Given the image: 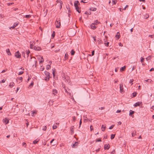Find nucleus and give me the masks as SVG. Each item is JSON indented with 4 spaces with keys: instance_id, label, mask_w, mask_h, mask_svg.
Here are the masks:
<instances>
[{
    "instance_id": "20e7f679",
    "label": "nucleus",
    "mask_w": 154,
    "mask_h": 154,
    "mask_svg": "<svg viewBox=\"0 0 154 154\" xmlns=\"http://www.w3.org/2000/svg\"><path fill=\"white\" fill-rule=\"evenodd\" d=\"M120 92L121 93H122L124 92L123 88V84H120Z\"/></svg>"
},
{
    "instance_id": "e433bc0d",
    "label": "nucleus",
    "mask_w": 154,
    "mask_h": 154,
    "mask_svg": "<svg viewBox=\"0 0 154 154\" xmlns=\"http://www.w3.org/2000/svg\"><path fill=\"white\" fill-rule=\"evenodd\" d=\"M144 59L142 57L141 58L140 61L141 63H143L144 62Z\"/></svg>"
},
{
    "instance_id": "1a4fd4ad",
    "label": "nucleus",
    "mask_w": 154,
    "mask_h": 154,
    "mask_svg": "<svg viewBox=\"0 0 154 154\" xmlns=\"http://www.w3.org/2000/svg\"><path fill=\"white\" fill-rule=\"evenodd\" d=\"M75 9H76V11L79 13H80L81 12V8L77 6L75 7Z\"/></svg>"
},
{
    "instance_id": "6e6552de",
    "label": "nucleus",
    "mask_w": 154,
    "mask_h": 154,
    "mask_svg": "<svg viewBox=\"0 0 154 154\" xmlns=\"http://www.w3.org/2000/svg\"><path fill=\"white\" fill-rule=\"evenodd\" d=\"M74 4L75 7H77V6H78L80 5V4L78 1H75L74 2Z\"/></svg>"
},
{
    "instance_id": "7ed1b4c3",
    "label": "nucleus",
    "mask_w": 154,
    "mask_h": 154,
    "mask_svg": "<svg viewBox=\"0 0 154 154\" xmlns=\"http://www.w3.org/2000/svg\"><path fill=\"white\" fill-rule=\"evenodd\" d=\"M15 56L17 58H20L21 57V54L18 51L15 53Z\"/></svg>"
},
{
    "instance_id": "dca6fc26",
    "label": "nucleus",
    "mask_w": 154,
    "mask_h": 154,
    "mask_svg": "<svg viewBox=\"0 0 154 154\" xmlns=\"http://www.w3.org/2000/svg\"><path fill=\"white\" fill-rule=\"evenodd\" d=\"M134 113V112L132 110H130L129 111V116H131Z\"/></svg>"
},
{
    "instance_id": "bb28decb",
    "label": "nucleus",
    "mask_w": 154,
    "mask_h": 154,
    "mask_svg": "<svg viewBox=\"0 0 154 154\" xmlns=\"http://www.w3.org/2000/svg\"><path fill=\"white\" fill-rule=\"evenodd\" d=\"M97 42L98 44H100L102 43V41L101 40H100V39H99L97 40Z\"/></svg>"
},
{
    "instance_id": "4be33fe9",
    "label": "nucleus",
    "mask_w": 154,
    "mask_h": 154,
    "mask_svg": "<svg viewBox=\"0 0 154 154\" xmlns=\"http://www.w3.org/2000/svg\"><path fill=\"white\" fill-rule=\"evenodd\" d=\"M104 44L106 46H108L109 44V42H107V41H105Z\"/></svg>"
},
{
    "instance_id": "5701e85b",
    "label": "nucleus",
    "mask_w": 154,
    "mask_h": 154,
    "mask_svg": "<svg viewBox=\"0 0 154 154\" xmlns=\"http://www.w3.org/2000/svg\"><path fill=\"white\" fill-rule=\"evenodd\" d=\"M136 131L135 130L133 131L132 133V137H134V136L136 135Z\"/></svg>"
},
{
    "instance_id": "8fccbe9b",
    "label": "nucleus",
    "mask_w": 154,
    "mask_h": 154,
    "mask_svg": "<svg viewBox=\"0 0 154 154\" xmlns=\"http://www.w3.org/2000/svg\"><path fill=\"white\" fill-rule=\"evenodd\" d=\"M75 116H73L72 117V120H73V121L74 122H75Z\"/></svg>"
},
{
    "instance_id": "ddd939ff",
    "label": "nucleus",
    "mask_w": 154,
    "mask_h": 154,
    "mask_svg": "<svg viewBox=\"0 0 154 154\" xmlns=\"http://www.w3.org/2000/svg\"><path fill=\"white\" fill-rule=\"evenodd\" d=\"M19 24V23H14V25L12 27H11L10 28H12V29H14L15 27H16L17 25Z\"/></svg>"
},
{
    "instance_id": "aec40b11",
    "label": "nucleus",
    "mask_w": 154,
    "mask_h": 154,
    "mask_svg": "<svg viewBox=\"0 0 154 154\" xmlns=\"http://www.w3.org/2000/svg\"><path fill=\"white\" fill-rule=\"evenodd\" d=\"M93 23L95 25H97L98 24L100 23V22L98 21L97 20H96L94 21V23Z\"/></svg>"
},
{
    "instance_id": "5fc2aeb1",
    "label": "nucleus",
    "mask_w": 154,
    "mask_h": 154,
    "mask_svg": "<svg viewBox=\"0 0 154 154\" xmlns=\"http://www.w3.org/2000/svg\"><path fill=\"white\" fill-rule=\"evenodd\" d=\"M92 38H93L94 41L96 42V37L95 36H93Z\"/></svg>"
},
{
    "instance_id": "0e129e2a",
    "label": "nucleus",
    "mask_w": 154,
    "mask_h": 154,
    "mask_svg": "<svg viewBox=\"0 0 154 154\" xmlns=\"http://www.w3.org/2000/svg\"><path fill=\"white\" fill-rule=\"evenodd\" d=\"M7 70V69L6 70H4L2 71V72H1V73H4L6 72V71Z\"/></svg>"
},
{
    "instance_id": "4d7b16f0",
    "label": "nucleus",
    "mask_w": 154,
    "mask_h": 154,
    "mask_svg": "<svg viewBox=\"0 0 154 154\" xmlns=\"http://www.w3.org/2000/svg\"><path fill=\"white\" fill-rule=\"evenodd\" d=\"M22 56L24 57H25V53L24 52H22Z\"/></svg>"
},
{
    "instance_id": "79ce46f5",
    "label": "nucleus",
    "mask_w": 154,
    "mask_h": 154,
    "mask_svg": "<svg viewBox=\"0 0 154 154\" xmlns=\"http://www.w3.org/2000/svg\"><path fill=\"white\" fill-rule=\"evenodd\" d=\"M82 119H81L80 120V122H79V128H80L81 126V125L82 124Z\"/></svg>"
},
{
    "instance_id": "9d476101",
    "label": "nucleus",
    "mask_w": 154,
    "mask_h": 154,
    "mask_svg": "<svg viewBox=\"0 0 154 154\" xmlns=\"http://www.w3.org/2000/svg\"><path fill=\"white\" fill-rule=\"evenodd\" d=\"M3 122L4 123H5V124H7L9 122V120L7 118H5L3 119Z\"/></svg>"
},
{
    "instance_id": "f8f14e48",
    "label": "nucleus",
    "mask_w": 154,
    "mask_h": 154,
    "mask_svg": "<svg viewBox=\"0 0 154 154\" xmlns=\"http://www.w3.org/2000/svg\"><path fill=\"white\" fill-rule=\"evenodd\" d=\"M58 93L57 91L55 89H53L52 90V94L56 95Z\"/></svg>"
},
{
    "instance_id": "bf43d9fd",
    "label": "nucleus",
    "mask_w": 154,
    "mask_h": 154,
    "mask_svg": "<svg viewBox=\"0 0 154 154\" xmlns=\"http://www.w3.org/2000/svg\"><path fill=\"white\" fill-rule=\"evenodd\" d=\"M14 4V3H8V4H7V5H12L13 4Z\"/></svg>"
},
{
    "instance_id": "c03bdc74",
    "label": "nucleus",
    "mask_w": 154,
    "mask_h": 154,
    "mask_svg": "<svg viewBox=\"0 0 154 154\" xmlns=\"http://www.w3.org/2000/svg\"><path fill=\"white\" fill-rule=\"evenodd\" d=\"M24 72L23 71H20L19 72L18 74L19 75H21Z\"/></svg>"
},
{
    "instance_id": "864d4df0",
    "label": "nucleus",
    "mask_w": 154,
    "mask_h": 154,
    "mask_svg": "<svg viewBox=\"0 0 154 154\" xmlns=\"http://www.w3.org/2000/svg\"><path fill=\"white\" fill-rule=\"evenodd\" d=\"M84 118H85L84 119V122H85L87 120V117L85 116Z\"/></svg>"
},
{
    "instance_id": "680f3d73",
    "label": "nucleus",
    "mask_w": 154,
    "mask_h": 154,
    "mask_svg": "<svg viewBox=\"0 0 154 154\" xmlns=\"http://www.w3.org/2000/svg\"><path fill=\"white\" fill-rule=\"evenodd\" d=\"M133 81V79H130V81H129V83H132V82Z\"/></svg>"
},
{
    "instance_id": "2eb2a0df",
    "label": "nucleus",
    "mask_w": 154,
    "mask_h": 154,
    "mask_svg": "<svg viewBox=\"0 0 154 154\" xmlns=\"http://www.w3.org/2000/svg\"><path fill=\"white\" fill-rule=\"evenodd\" d=\"M142 102H138L136 103L134 105V106L135 107L137 106H139L140 103H141Z\"/></svg>"
},
{
    "instance_id": "b1692460",
    "label": "nucleus",
    "mask_w": 154,
    "mask_h": 154,
    "mask_svg": "<svg viewBox=\"0 0 154 154\" xmlns=\"http://www.w3.org/2000/svg\"><path fill=\"white\" fill-rule=\"evenodd\" d=\"M68 55L67 53H66L65 55V58L66 60H67L68 59Z\"/></svg>"
},
{
    "instance_id": "49530a36",
    "label": "nucleus",
    "mask_w": 154,
    "mask_h": 154,
    "mask_svg": "<svg viewBox=\"0 0 154 154\" xmlns=\"http://www.w3.org/2000/svg\"><path fill=\"white\" fill-rule=\"evenodd\" d=\"M114 125H111V126L109 127V129H112L114 127Z\"/></svg>"
},
{
    "instance_id": "473e14b6",
    "label": "nucleus",
    "mask_w": 154,
    "mask_h": 154,
    "mask_svg": "<svg viewBox=\"0 0 154 154\" xmlns=\"http://www.w3.org/2000/svg\"><path fill=\"white\" fill-rule=\"evenodd\" d=\"M31 17V16L30 15H26L25 17L27 18H29Z\"/></svg>"
},
{
    "instance_id": "ea45409f",
    "label": "nucleus",
    "mask_w": 154,
    "mask_h": 154,
    "mask_svg": "<svg viewBox=\"0 0 154 154\" xmlns=\"http://www.w3.org/2000/svg\"><path fill=\"white\" fill-rule=\"evenodd\" d=\"M38 140H34L33 142V144H36L37 143V142H38Z\"/></svg>"
},
{
    "instance_id": "69168bd1",
    "label": "nucleus",
    "mask_w": 154,
    "mask_h": 154,
    "mask_svg": "<svg viewBox=\"0 0 154 154\" xmlns=\"http://www.w3.org/2000/svg\"><path fill=\"white\" fill-rule=\"evenodd\" d=\"M90 130H91V131H92V130L93 129V128H92V125H91V126H90Z\"/></svg>"
},
{
    "instance_id": "c756f323",
    "label": "nucleus",
    "mask_w": 154,
    "mask_h": 154,
    "mask_svg": "<svg viewBox=\"0 0 154 154\" xmlns=\"http://www.w3.org/2000/svg\"><path fill=\"white\" fill-rule=\"evenodd\" d=\"M75 51L73 50H72L71 51V54L72 55H73L75 54Z\"/></svg>"
},
{
    "instance_id": "393cba45",
    "label": "nucleus",
    "mask_w": 154,
    "mask_h": 154,
    "mask_svg": "<svg viewBox=\"0 0 154 154\" xmlns=\"http://www.w3.org/2000/svg\"><path fill=\"white\" fill-rule=\"evenodd\" d=\"M125 68L126 66H124L120 68V70L121 71H124V70H125Z\"/></svg>"
},
{
    "instance_id": "a211bd4d",
    "label": "nucleus",
    "mask_w": 154,
    "mask_h": 154,
    "mask_svg": "<svg viewBox=\"0 0 154 154\" xmlns=\"http://www.w3.org/2000/svg\"><path fill=\"white\" fill-rule=\"evenodd\" d=\"M14 85V83L13 82H11L10 83V84L9 85V86L11 87V88Z\"/></svg>"
},
{
    "instance_id": "37998d69",
    "label": "nucleus",
    "mask_w": 154,
    "mask_h": 154,
    "mask_svg": "<svg viewBox=\"0 0 154 154\" xmlns=\"http://www.w3.org/2000/svg\"><path fill=\"white\" fill-rule=\"evenodd\" d=\"M57 128V126L56 125H54L53 126V129H56Z\"/></svg>"
},
{
    "instance_id": "f03ea898",
    "label": "nucleus",
    "mask_w": 154,
    "mask_h": 154,
    "mask_svg": "<svg viewBox=\"0 0 154 154\" xmlns=\"http://www.w3.org/2000/svg\"><path fill=\"white\" fill-rule=\"evenodd\" d=\"M55 23L56 28H60V20H56Z\"/></svg>"
},
{
    "instance_id": "f704fd0d",
    "label": "nucleus",
    "mask_w": 154,
    "mask_h": 154,
    "mask_svg": "<svg viewBox=\"0 0 154 154\" xmlns=\"http://www.w3.org/2000/svg\"><path fill=\"white\" fill-rule=\"evenodd\" d=\"M149 36L151 37V38H152L154 39V34H153L152 35H149Z\"/></svg>"
},
{
    "instance_id": "6e6d98bb",
    "label": "nucleus",
    "mask_w": 154,
    "mask_h": 154,
    "mask_svg": "<svg viewBox=\"0 0 154 154\" xmlns=\"http://www.w3.org/2000/svg\"><path fill=\"white\" fill-rule=\"evenodd\" d=\"M94 54V51H93L91 52V55L92 56H93Z\"/></svg>"
},
{
    "instance_id": "39448f33",
    "label": "nucleus",
    "mask_w": 154,
    "mask_h": 154,
    "mask_svg": "<svg viewBox=\"0 0 154 154\" xmlns=\"http://www.w3.org/2000/svg\"><path fill=\"white\" fill-rule=\"evenodd\" d=\"M110 147V145L109 144H106L104 145V149L105 150H108Z\"/></svg>"
},
{
    "instance_id": "9b49d317",
    "label": "nucleus",
    "mask_w": 154,
    "mask_h": 154,
    "mask_svg": "<svg viewBox=\"0 0 154 154\" xmlns=\"http://www.w3.org/2000/svg\"><path fill=\"white\" fill-rule=\"evenodd\" d=\"M33 49L35 51H39L41 50V48L40 47L38 46L36 47L35 46V47H34Z\"/></svg>"
},
{
    "instance_id": "423d86ee",
    "label": "nucleus",
    "mask_w": 154,
    "mask_h": 154,
    "mask_svg": "<svg viewBox=\"0 0 154 154\" xmlns=\"http://www.w3.org/2000/svg\"><path fill=\"white\" fill-rule=\"evenodd\" d=\"M95 25L94 23H92L90 26V27L93 29H95L97 28V26H96Z\"/></svg>"
},
{
    "instance_id": "a18cd8bd",
    "label": "nucleus",
    "mask_w": 154,
    "mask_h": 154,
    "mask_svg": "<svg viewBox=\"0 0 154 154\" xmlns=\"http://www.w3.org/2000/svg\"><path fill=\"white\" fill-rule=\"evenodd\" d=\"M47 127L46 126H44L42 129V130L44 131H46L47 129Z\"/></svg>"
},
{
    "instance_id": "09e8293b",
    "label": "nucleus",
    "mask_w": 154,
    "mask_h": 154,
    "mask_svg": "<svg viewBox=\"0 0 154 154\" xmlns=\"http://www.w3.org/2000/svg\"><path fill=\"white\" fill-rule=\"evenodd\" d=\"M22 145L24 147H26V144L25 143L23 142L22 143Z\"/></svg>"
},
{
    "instance_id": "338daca9",
    "label": "nucleus",
    "mask_w": 154,
    "mask_h": 154,
    "mask_svg": "<svg viewBox=\"0 0 154 154\" xmlns=\"http://www.w3.org/2000/svg\"><path fill=\"white\" fill-rule=\"evenodd\" d=\"M128 7V5H126V6L124 8V9H124V10H125L126 8L127 7Z\"/></svg>"
},
{
    "instance_id": "0eeeda50",
    "label": "nucleus",
    "mask_w": 154,
    "mask_h": 154,
    "mask_svg": "<svg viewBox=\"0 0 154 154\" xmlns=\"http://www.w3.org/2000/svg\"><path fill=\"white\" fill-rule=\"evenodd\" d=\"M57 2L58 4H59V5L60 6V9H61L62 8V5L63 4V2L61 0H57L56 1Z\"/></svg>"
},
{
    "instance_id": "6ab92c4d",
    "label": "nucleus",
    "mask_w": 154,
    "mask_h": 154,
    "mask_svg": "<svg viewBox=\"0 0 154 154\" xmlns=\"http://www.w3.org/2000/svg\"><path fill=\"white\" fill-rule=\"evenodd\" d=\"M34 85V82H32L29 85V88H32V87Z\"/></svg>"
},
{
    "instance_id": "de8ad7c7",
    "label": "nucleus",
    "mask_w": 154,
    "mask_h": 154,
    "mask_svg": "<svg viewBox=\"0 0 154 154\" xmlns=\"http://www.w3.org/2000/svg\"><path fill=\"white\" fill-rule=\"evenodd\" d=\"M30 53V51L29 50H28L27 51H26V53L28 55V56H29V54Z\"/></svg>"
},
{
    "instance_id": "052dcab7",
    "label": "nucleus",
    "mask_w": 154,
    "mask_h": 154,
    "mask_svg": "<svg viewBox=\"0 0 154 154\" xmlns=\"http://www.w3.org/2000/svg\"><path fill=\"white\" fill-rule=\"evenodd\" d=\"M34 62L35 63V67H36L37 66L36 64H37V61L35 60Z\"/></svg>"
},
{
    "instance_id": "e2e57ef3",
    "label": "nucleus",
    "mask_w": 154,
    "mask_h": 154,
    "mask_svg": "<svg viewBox=\"0 0 154 154\" xmlns=\"http://www.w3.org/2000/svg\"><path fill=\"white\" fill-rule=\"evenodd\" d=\"M101 140L100 139H97L96 140V142H100L101 141Z\"/></svg>"
},
{
    "instance_id": "774afa93",
    "label": "nucleus",
    "mask_w": 154,
    "mask_h": 154,
    "mask_svg": "<svg viewBox=\"0 0 154 154\" xmlns=\"http://www.w3.org/2000/svg\"><path fill=\"white\" fill-rule=\"evenodd\" d=\"M140 2H143L145 3V0H139Z\"/></svg>"
},
{
    "instance_id": "4468645a",
    "label": "nucleus",
    "mask_w": 154,
    "mask_h": 154,
    "mask_svg": "<svg viewBox=\"0 0 154 154\" xmlns=\"http://www.w3.org/2000/svg\"><path fill=\"white\" fill-rule=\"evenodd\" d=\"M78 144V142H75L72 145V146L73 148H75V146H77Z\"/></svg>"
},
{
    "instance_id": "c9c22d12",
    "label": "nucleus",
    "mask_w": 154,
    "mask_h": 154,
    "mask_svg": "<svg viewBox=\"0 0 154 154\" xmlns=\"http://www.w3.org/2000/svg\"><path fill=\"white\" fill-rule=\"evenodd\" d=\"M35 46L33 45L32 44H31L30 45V48L32 49H34V47H35Z\"/></svg>"
},
{
    "instance_id": "412c9836",
    "label": "nucleus",
    "mask_w": 154,
    "mask_h": 154,
    "mask_svg": "<svg viewBox=\"0 0 154 154\" xmlns=\"http://www.w3.org/2000/svg\"><path fill=\"white\" fill-rule=\"evenodd\" d=\"M73 129H74V126H72L70 127V131H71V133L72 134H73L74 131H73Z\"/></svg>"
},
{
    "instance_id": "cd10ccee",
    "label": "nucleus",
    "mask_w": 154,
    "mask_h": 154,
    "mask_svg": "<svg viewBox=\"0 0 154 154\" xmlns=\"http://www.w3.org/2000/svg\"><path fill=\"white\" fill-rule=\"evenodd\" d=\"M51 68V66L49 65H47L46 66V69L48 70Z\"/></svg>"
},
{
    "instance_id": "c85d7f7f",
    "label": "nucleus",
    "mask_w": 154,
    "mask_h": 154,
    "mask_svg": "<svg viewBox=\"0 0 154 154\" xmlns=\"http://www.w3.org/2000/svg\"><path fill=\"white\" fill-rule=\"evenodd\" d=\"M55 69L54 68L52 69V74H53V75L54 76H55Z\"/></svg>"
},
{
    "instance_id": "f3484780",
    "label": "nucleus",
    "mask_w": 154,
    "mask_h": 154,
    "mask_svg": "<svg viewBox=\"0 0 154 154\" xmlns=\"http://www.w3.org/2000/svg\"><path fill=\"white\" fill-rule=\"evenodd\" d=\"M6 52L8 54V55H11V54L10 52V50L9 49H7L6 50Z\"/></svg>"
},
{
    "instance_id": "72a5a7b5",
    "label": "nucleus",
    "mask_w": 154,
    "mask_h": 154,
    "mask_svg": "<svg viewBox=\"0 0 154 154\" xmlns=\"http://www.w3.org/2000/svg\"><path fill=\"white\" fill-rule=\"evenodd\" d=\"M55 36V32L54 31H53V33L51 35V36L54 38Z\"/></svg>"
},
{
    "instance_id": "a19ab883",
    "label": "nucleus",
    "mask_w": 154,
    "mask_h": 154,
    "mask_svg": "<svg viewBox=\"0 0 154 154\" xmlns=\"http://www.w3.org/2000/svg\"><path fill=\"white\" fill-rule=\"evenodd\" d=\"M132 94L133 95V97H135L137 95V93L136 92H134V93H133Z\"/></svg>"
},
{
    "instance_id": "3c124183",
    "label": "nucleus",
    "mask_w": 154,
    "mask_h": 154,
    "mask_svg": "<svg viewBox=\"0 0 154 154\" xmlns=\"http://www.w3.org/2000/svg\"><path fill=\"white\" fill-rule=\"evenodd\" d=\"M18 79L19 80H21V82H22V79H23V78L22 77H20L19 78H17V79Z\"/></svg>"
},
{
    "instance_id": "13d9d810",
    "label": "nucleus",
    "mask_w": 154,
    "mask_h": 154,
    "mask_svg": "<svg viewBox=\"0 0 154 154\" xmlns=\"http://www.w3.org/2000/svg\"><path fill=\"white\" fill-rule=\"evenodd\" d=\"M153 71H154V68H152L149 70L150 72H151Z\"/></svg>"
},
{
    "instance_id": "4c0bfd02",
    "label": "nucleus",
    "mask_w": 154,
    "mask_h": 154,
    "mask_svg": "<svg viewBox=\"0 0 154 154\" xmlns=\"http://www.w3.org/2000/svg\"><path fill=\"white\" fill-rule=\"evenodd\" d=\"M117 2L116 0H112V3H113V4H116Z\"/></svg>"
},
{
    "instance_id": "603ef678",
    "label": "nucleus",
    "mask_w": 154,
    "mask_h": 154,
    "mask_svg": "<svg viewBox=\"0 0 154 154\" xmlns=\"http://www.w3.org/2000/svg\"><path fill=\"white\" fill-rule=\"evenodd\" d=\"M116 36L117 37V39H118L119 38H120V35H116Z\"/></svg>"
},
{
    "instance_id": "f257e3e1",
    "label": "nucleus",
    "mask_w": 154,
    "mask_h": 154,
    "mask_svg": "<svg viewBox=\"0 0 154 154\" xmlns=\"http://www.w3.org/2000/svg\"><path fill=\"white\" fill-rule=\"evenodd\" d=\"M44 73L46 76V78L45 79V80H46L47 81H49L50 78V73L47 71H45Z\"/></svg>"
},
{
    "instance_id": "58836bf2",
    "label": "nucleus",
    "mask_w": 154,
    "mask_h": 154,
    "mask_svg": "<svg viewBox=\"0 0 154 154\" xmlns=\"http://www.w3.org/2000/svg\"><path fill=\"white\" fill-rule=\"evenodd\" d=\"M41 58L42 60L41 61H40V62H39L40 63H43V62H44V59H43L42 57H41Z\"/></svg>"
},
{
    "instance_id": "a878e982",
    "label": "nucleus",
    "mask_w": 154,
    "mask_h": 154,
    "mask_svg": "<svg viewBox=\"0 0 154 154\" xmlns=\"http://www.w3.org/2000/svg\"><path fill=\"white\" fill-rule=\"evenodd\" d=\"M106 126H104V125H102L101 127L102 131H104L105 129Z\"/></svg>"
},
{
    "instance_id": "7c9ffc66",
    "label": "nucleus",
    "mask_w": 154,
    "mask_h": 154,
    "mask_svg": "<svg viewBox=\"0 0 154 154\" xmlns=\"http://www.w3.org/2000/svg\"><path fill=\"white\" fill-rule=\"evenodd\" d=\"M149 17V15L148 14H146L144 15V17L145 19H147Z\"/></svg>"
},
{
    "instance_id": "2f4dec72",
    "label": "nucleus",
    "mask_w": 154,
    "mask_h": 154,
    "mask_svg": "<svg viewBox=\"0 0 154 154\" xmlns=\"http://www.w3.org/2000/svg\"><path fill=\"white\" fill-rule=\"evenodd\" d=\"M115 137V134H111V139H113Z\"/></svg>"
}]
</instances>
